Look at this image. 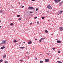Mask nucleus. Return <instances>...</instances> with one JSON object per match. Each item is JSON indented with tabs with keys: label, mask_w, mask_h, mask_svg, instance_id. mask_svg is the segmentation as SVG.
I'll return each instance as SVG.
<instances>
[{
	"label": "nucleus",
	"mask_w": 63,
	"mask_h": 63,
	"mask_svg": "<svg viewBox=\"0 0 63 63\" xmlns=\"http://www.w3.org/2000/svg\"><path fill=\"white\" fill-rule=\"evenodd\" d=\"M6 42H2L1 43V44H5Z\"/></svg>",
	"instance_id": "20"
},
{
	"label": "nucleus",
	"mask_w": 63,
	"mask_h": 63,
	"mask_svg": "<svg viewBox=\"0 0 63 63\" xmlns=\"http://www.w3.org/2000/svg\"><path fill=\"white\" fill-rule=\"evenodd\" d=\"M36 11H38V9L36 8Z\"/></svg>",
	"instance_id": "32"
},
{
	"label": "nucleus",
	"mask_w": 63,
	"mask_h": 63,
	"mask_svg": "<svg viewBox=\"0 0 63 63\" xmlns=\"http://www.w3.org/2000/svg\"><path fill=\"white\" fill-rule=\"evenodd\" d=\"M37 58H36L35 59V60H37Z\"/></svg>",
	"instance_id": "42"
},
{
	"label": "nucleus",
	"mask_w": 63,
	"mask_h": 63,
	"mask_svg": "<svg viewBox=\"0 0 63 63\" xmlns=\"http://www.w3.org/2000/svg\"><path fill=\"white\" fill-rule=\"evenodd\" d=\"M14 43H16V42H17V41H16V40H15L14 41Z\"/></svg>",
	"instance_id": "15"
},
{
	"label": "nucleus",
	"mask_w": 63,
	"mask_h": 63,
	"mask_svg": "<svg viewBox=\"0 0 63 63\" xmlns=\"http://www.w3.org/2000/svg\"><path fill=\"white\" fill-rule=\"evenodd\" d=\"M45 37H44L43 38H41V40H44V39H45Z\"/></svg>",
	"instance_id": "16"
},
{
	"label": "nucleus",
	"mask_w": 63,
	"mask_h": 63,
	"mask_svg": "<svg viewBox=\"0 0 63 63\" xmlns=\"http://www.w3.org/2000/svg\"><path fill=\"white\" fill-rule=\"evenodd\" d=\"M3 12V11L1 10L0 11V13H2Z\"/></svg>",
	"instance_id": "28"
},
{
	"label": "nucleus",
	"mask_w": 63,
	"mask_h": 63,
	"mask_svg": "<svg viewBox=\"0 0 63 63\" xmlns=\"http://www.w3.org/2000/svg\"><path fill=\"white\" fill-rule=\"evenodd\" d=\"M26 46H27V45H26Z\"/></svg>",
	"instance_id": "49"
},
{
	"label": "nucleus",
	"mask_w": 63,
	"mask_h": 63,
	"mask_svg": "<svg viewBox=\"0 0 63 63\" xmlns=\"http://www.w3.org/2000/svg\"><path fill=\"white\" fill-rule=\"evenodd\" d=\"M30 14H32V12H30Z\"/></svg>",
	"instance_id": "43"
},
{
	"label": "nucleus",
	"mask_w": 63,
	"mask_h": 63,
	"mask_svg": "<svg viewBox=\"0 0 63 63\" xmlns=\"http://www.w3.org/2000/svg\"><path fill=\"white\" fill-rule=\"evenodd\" d=\"M32 24V23H30V25H31V24Z\"/></svg>",
	"instance_id": "37"
},
{
	"label": "nucleus",
	"mask_w": 63,
	"mask_h": 63,
	"mask_svg": "<svg viewBox=\"0 0 63 63\" xmlns=\"http://www.w3.org/2000/svg\"><path fill=\"white\" fill-rule=\"evenodd\" d=\"M32 1H35V0H32Z\"/></svg>",
	"instance_id": "38"
},
{
	"label": "nucleus",
	"mask_w": 63,
	"mask_h": 63,
	"mask_svg": "<svg viewBox=\"0 0 63 63\" xmlns=\"http://www.w3.org/2000/svg\"><path fill=\"white\" fill-rule=\"evenodd\" d=\"M47 8H48V9H52V7H51V6H50V5L48 6H47Z\"/></svg>",
	"instance_id": "1"
},
{
	"label": "nucleus",
	"mask_w": 63,
	"mask_h": 63,
	"mask_svg": "<svg viewBox=\"0 0 63 63\" xmlns=\"http://www.w3.org/2000/svg\"><path fill=\"white\" fill-rule=\"evenodd\" d=\"M58 53H60V51H58Z\"/></svg>",
	"instance_id": "23"
},
{
	"label": "nucleus",
	"mask_w": 63,
	"mask_h": 63,
	"mask_svg": "<svg viewBox=\"0 0 63 63\" xmlns=\"http://www.w3.org/2000/svg\"><path fill=\"white\" fill-rule=\"evenodd\" d=\"M47 54H48V55H49L50 53H47Z\"/></svg>",
	"instance_id": "34"
},
{
	"label": "nucleus",
	"mask_w": 63,
	"mask_h": 63,
	"mask_svg": "<svg viewBox=\"0 0 63 63\" xmlns=\"http://www.w3.org/2000/svg\"><path fill=\"white\" fill-rule=\"evenodd\" d=\"M63 3V1H62L60 3V5H62V4Z\"/></svg>",
	"instance_id": "12"
},
{
	"label": "nucleus",
	"mask_w": 63,
	"mask_h": 63,
	"mask_svg": "<svg viewBox=\"0 0 63 63\" xmlns=\"http://www.w3.org/2000/svg\"><path fill=\"white\" fill-rule=\"evenodd\" d=\"M61 1V0H58L57 1H55V2H57V3H58L59 2H60Z\"/></svg>",
	"instance_id": "10"
},
{
	"label": "nucleus",
	"mask_w": 63,
	"mask_h": 63,
	"mask_svg": "<svg viewBox=\"0 0 63 63\" xmlns=\"http://www.w3.org/2000/svg\"><path fill=\"white\" fill-rule=\"evenodd\" d=\"M4 48H5V47H4V46L3 47H1L0 48L1 49H4Z\"/></svg>",
	"instance_id": "8"
},
{
	"label": "nucleus",
	"mask_w": 63,
	"mask_h": 63,
	"mask_svg": "<svg viewBox=\"0 0 63 63\" xmlns=\"http://www.w3.org/2000/svg\"><path fill=\"white\" fill-rule=\"evenodd\" d=\"M42 40L41 39H40L39 40V42H40V43H41L42 42Z\"/></svg>",
	"instance_id": "19"
},
{
	"label": "nucleus",
	"mask_w": 63,
	"mask_h": 63,
	"mask_svg": "<svg viewBox=\"0 0 63 63\" xmlns=\"http://www.w3.org/2000/svg\"><path fill=\"white\" fill-rule=\"evenodd\" d=\"M17 16L18 17H19V16H20V15H17Z\"/></svg>",
	"instance_id": "26"
},
{
	"label": "nucleus",
	"mask_w": 63,
	"mask_h": 63,
	"mask_svg": "<svg viewBox=\"0 0 63 63\" xmlns=\"http://www.w3.org/2000/svg\"><path fill=\"white\" fill-rule=\"evenodd\" d=\"M57 42L58 43H62V42L61 41L58 40L57 41Z\"/></svg>",
	"instance_id": "5"
},
{
	"label": "nucleus",
	"mask_w": 63,
	"mask_h": 63,
	"mask_svg": "<svg viewBox=\"0 0 63 63\" xmlns=\"http://www.w3.org/2000/svg\"><path fill=\"white\" fill-rule=\"evenodd\" d=\"M37 24H39V21L37 22Z\"/></svg>",
	"instance_id": "33"
},
{
	"label": "nucleus",
	"mask_w": 63,
	"mask_h": 63,
	"mask_svg": "<svg viewBox=\"0 0 63 63\" xmlns=\"http://www.w3.org/2000/svg\"><path fill=\"white\" fill-rule=\"evenodd\" d=\"M1 22V20H0V22Z\"/></svg>",
	"instance_id": "48"
},
{
	"label": "nucleus",
	"mask_w": 63,
	"mask_h": 63,
	"mask_svg": "<svg viewBox=\"0 0 63 63\" xmlns=\"http://www.w3.org/2000/svg\"><path fill=\"white\" fill-rule=\"evenodd\" d=\"M26 53H27V54L29 53H28V52H26Z\"/></svg>",
	"instance_id": "40"
},
{
	"label": "nucleus",
	"mask_w": 63,
	"mask_h": 63,
	"mask_svg": "<svg viewBox=\"0 0 63 63\" xmlns=\"http://www.w3.org/2000/svg\"><path fill=\"white\" fill-rule=\"evenodd\" d=\"M2 61H3V60H0V62H2Z\"/></svg>",
	"instance_id": "24"
},
{
	"label": "nucleus",
	"mask_w": 63,
	"mask_h": 63,
	"mask_svg": "<svg viewBox=\"0 0 63 63\" xmlns=\"http://www.w3.org/2000/svg\"><path fill=\"white\" fill-rule=\"evenodd\" d=\"M62 28H63V27H60L59 29H60V31H62V30H63V29H62Z\"/></svg>",
	"instance_id": "3"
},
{
	"label": "nucleus",
	"mask_w": 63,
	"mask_h": 63,
	"mask_svg": "<svg viewBox=\"0 0 63 63\" xmlns=\"http://www.w3.org/2000/svg\"><path fill=\"white\" fill-rule=\"evenodd\" d=\"M43 62H44V61H40V63H43Z\"/></svg>",
	"instance_id": "14"
},
{
	"label": "nucleus",
	"mask_w": 63,
	"mask_h": 63,
	"mask_svg": "<svg viewBox=\"0 0 63 63\" xmlns=\"http://www.w3.org/2000/svg\"><path fill=\"white\" fill-rule=\"evenodd\" d=\"M34 18L35 19H36V18H37V17H36Z\"/></svg>",
	"instance_id": "30"
},
{
	"label": "nucleus",
	"mask_w": 63,
	"mask_h": 63,
	"mask_svg": "<svg viewBox=\"0 0 63 63\" xmlns=\"http://www.w3.org/2000/svg\"><path fill=\"white\" fill-rule=\"evenodd\" d=\"M19 48H22V49H23V48H25V47H19Z\"/></svg>",
	"instance_id": "9"
},
{
	"label": "nucleus",
	"mask_w": 63,
	"mask_h": 63,
	"mask_svg": "<svg viewBox=\"0 0 63 63\" xmlns=\"http://www.w3.org/2000/svg\"><path fill=\"white\" fill-rule=\"evenodd\" d=\"M18 20H20V21L21 20V18H19V19H18Z\"/></svg>",
	"instance_id": "21"
},
{
	"label": "nucleus",
	"mask_w": 63,
	"mask_h": 63,
	"mask_svg": "<svg viewBox=\"0 0 63 63\" xmlns=\"http://www.w3.org/2000/svg\"><path fill=\"white\" fill-rule=\"evenodd\" d=\"M57 1V0H55L54 1L55 3H57V2H57V1Z\"/></svg>",
	"instance_id": "25"
},
{
	"label": "nucleus",
	"mask_w": 63,
	"mask_h": 63,
	"mask_svg": "<svg viewBox=\"0 0 63 63\" xmlns=\"http://www.w3.org/2000/svg\"><path fill=\"white\" fill-rule=\"evenodd\" d=\"M45 61H46V62H47L49 61V60L48 59H45Z\"/></svg>",
	"instance_id": "4"
},
{
	"label": "nucleus",
	"mask_w": 63,
	"mask_h": 63,
	"mask_svg": "<svg viewBox=\"0 0 63 63\" xmlns=\"http://www.w3.org/2000/svg\"><path fill=\"white\" fill-rule=\"evenodd\" d=\"M37 40V39H35V41H36V40Z\"/></svg>",
	"instance_id": "41"
},
{
	"label": "nucleus",
	"mask_w": 63,
	"mask_h": 63,
	"mask_svg": "<svg viewBox=\"0 0 63 63\" xmlns=\"http://www.w3.org/2000/svg\"><path fill=\"white\" fill-rule=\"evenodd\" d=\"M14 25V24L13 23H11L10 24V25H11V26H12V25Z\"/></svg>",
	"instance_id": "17"
},
{
	"label": "nucleus",
	"mask_w": 63,
	"mask_h": 63,
	"mask_svg": "<svg viewBox=\"0 0 63 63\" xmlns=\"http://www.w3.org/2000/svg\"><path fill=\"white\" fill-rule=\"evenodd\" d=\"M7 41V40H5V41H4V40H3V41H2V42H6Z\"/></svg>",
	"instance_id": "22"
},
{
	"label": "nucleus",
	"mask_w": 63,
	"mask_h": 63,
	"mask_svg": "<svg viewBox=\"0 0 63 63\" xmlns=\"http://www.w3.org/2000/svg\"><path fill=\"white\" fill-rule=\"evenodd\" d=\"M28 9H34V7L31 6V7H29L28 8Z\"/></svg>",
	"instance_id": "2"
},
{
	"label": "nucleus",
	"mask_w": 63,
	"mask_h": 63,
	"mask_svg": "<svg viewBox=\"0 0 63 63\" xmlns=\"http://www.w3.org/2000/svg\"><path fill=\"white\" fill-rule=\"evenodd\" d=\"M6 56V55H4L3 56V58H5Z\"/></svg>",
	"instance_id": "11"
},
{
	"label": "nucleus",
	"mask_w": 63,
	"mask_h": 63,
	"mask_svg": "<svg viewBox=\"0 0 63 63\" xmlns=\"http://www.w3.org/2000/svg\"><path fill=\"white\" fill-rule=\"evenodd\" d=\"M51 35H53V34H52Z\"/></svg>",
	"instance_id": "44"
},
{
	"label": "nucleus",
	"mask_w": 63,
	"mask_h": 63,
	"mask_svg": "<svg viewBox=\"0 0 63 63\" xmlns=\"http://www.w3.org/2000/svg\"><path fill=\"white\" fill-rule=\"evenodd\" d=\"M19 4H20V2H19Z\"/></svg>",
	"instance_id": "46"
},
{
	"label": "nucleus",
	"mask_w": 63,
	"mask_h": 63,
	"mask_svg": "<svg viewBox=\"0 0 63 63\" xmlns=\"http://www.w3.org/2000/svg\"><path fill=\"white\" fill-rule=\"evenodd\" d=\"M25 43V42H24V43Z\"/></svg>",
	"instance_id": "45"
},
{
	"label": "nucleus",
	"mask_w": 63,
	"mask_h": 63,
	"mask_svg": "<svg viewBox=\"0 0 63 63\" xmlns=\"http://www.w3.org/2000/svg\"><path fill=\"white\" fill-rule=\"evenodd\" d=\"M53 50H54V49H55V48H53Z\"/></svg>",
	"instance_id": "36"
},
{
	"label": "nucleus",
	"mask_w": 63,
	"mask_h": 63,
	"mask_svg": "<svg viewBox=\"0 0 63 63\" xmlns=\"http://www.w3.org/2000/svg\"><path fill=\"white\" fill-rule=\"evenodd\" d=\"M4 63H8V61H5L4 62Z\"/></svg>",
	"instance_id": "27"
},
{
	"label": "nucleus",
	"mask_w": 63,
	"mask_h": 63,
	"mask_svg": "<svg viewBox=\"0 0 63 63\" xmlns=\"http://www.w3.org/2000/svg\"><path fill=\"white\" fill-rule=\"evenodd\" d=\"M57 62H58V63H62V62H61L60 61H57Z\"/></svg>",
	"instance_id": "13"
},
{
	"label": "nucleus",
	"mask_w": 63,
	"mask_h": 63,
	"mask_svg": "<svg viewBox=\"0 0 63 63\" xmlns=\"http://www.w3.org/2000/svg\"><path fill=\"white\" fill-rule=\"evenodd\" d=\"M20 61H21V62H22V61H23V60H20Z\"/></svg>",
	"instance_id": "35"
},
{
	"label": "nucleus",
	"mask_w": 63,
	"mask_h": 63,
	"mask_svg": "<svg viewBox=\"0 0 63 63\" xmlns=\"http://www.w3.org/2000/svg\"><path fill=\"white\" fill-rule=\"evenodd\" d=\"M45 33H47V32H48V31H47V30H46L45 31Z\"/></svg>",
	"instance_id": "18"
},
{
	"label": "nucleus",
	"mask_w": 63,
	"mask_h": 63,
	"mask_svg": "<svg viewBox=\"0 0 63 63\" xmlns=\"http://www.w3.org/2000/svg\"><path fill=\"white\" fill-rule=\"evenodd\" d=\"M1 27H2L1 26H0V28H1Z\"/></svg>",
	"instance_id": "39"
},
{
	"label": "nucleus",
	"mask_w": 63,
	"mask_h": 63,
	"mask_svg": "<svg viewBox=\"0 0 63 63\" xmlns=\"http://www.w3.org/2000/svg\"><path fill=\"white\" fill-rule=\"evenodd\" d=\"M21 7L22 8H24V6H22Z\"/></svg>",
	"instance_id": "31"
},
{
	"label": "nucleus",
	"mask_w": 63,
	"mask_h": 63,
	"mask_svg": "<svg viewBox=\"0 0 63 63\" xmlns=\"http://www.w3.org/2000/svg\"><path fill=\"white\" fill-rule=\"evenodd\" d=\"M42 19H44V18H45V17H42Z\"/></svg>",
	"instance_id": "29"
},
{
	"label": "nucleus",
	"mask_w": 63,
	"mask_h": 63,
	"mask_svg": "<svg viewBox=\"0 0 63 63\" xmlns=\"http://www.w3.org/2000/svg\"><path fill=\"white\" fill-rule=\"evenodd\" d=\"M32 43V42L31 41H29L28 43V44H31Z\"/></svg>",
	"instance_id": "6"
},
{
	"label": "nucleus",
	"mask_w": 63,
	"mask_h": 63,
	"mask_svg": "<svg viewBox=\"0 0 63 63\" xmlns=\"http://www.w3.org/2000/svg\"><path fill=\"white\" fill-rule=\"evenodd\" d=\"M63 12V11H61L59 12V14H61L62 13V12Z\"/></svg>",
	"instance_id": "7"
},
{
	"label": "nucleus",
	"mask_w": 63,
	"mask_h": 63,
	"mask_svg": "<svg viewBox=\"0 0 63 63\" xmlns=\"http://www.w3.org/2000/svg\"><path fill=\"white\" fill-rule=\"evenodd\" d=\"M3 13H3H3H2V14H3Z\"/></svg>",
	"instance_id": "47"
}]
</instances>
